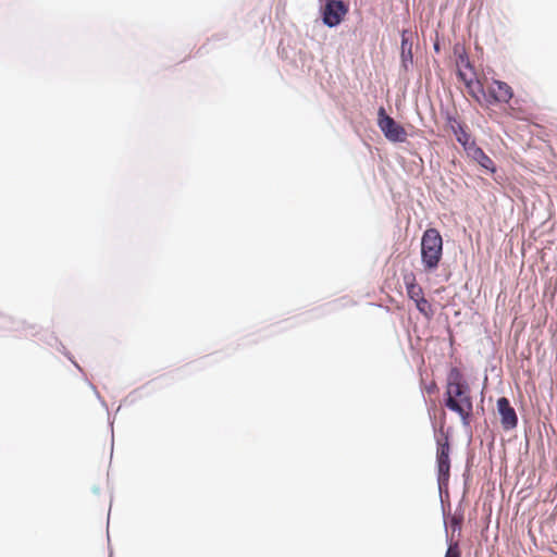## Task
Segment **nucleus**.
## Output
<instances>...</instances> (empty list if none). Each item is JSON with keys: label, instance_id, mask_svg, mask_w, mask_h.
<instances>
[{"label": "nucleus", "instance_id": "1", "mask_svg": "<svg viewBox=\"0 0 557 557\" xmlns=\"http://www.w3.org/2000/svg\"><path fill=\"white\" fill-rule=\"evenodd\" d=\"M445 406L457 413L463 425H469L473 412L471 388L459 369H450L445 391Z\"/></svg>", "mask_w": 557, "mask_h": 557}, {"label": "nucleus", "instance_id": "2", "mask_svg": "<svg viewBox=\"0 0 557 557\" xmlns=\"http://www.w3.org/2000/svg\"><path fill=\"white\" fill-rule=\"evenodd\" d=\"M443 257V238L436 228H428L421 238V261L425 271L438 268Z\"/></svg>", "mask_w": 557, "mask_h": 557}, {"label": "nucleus", "instance_id": "3", "mask_svg": "<svg viewBox=\"0 0 557 557\" xmlns=\"http://www.w3.org/2000/svg\"><path fill=\"white\" fill-rule=\"evenodd\" d=\"M407 296L414 302L417 310L428 320L432 319L435 311L432 304L424 297L423 288L417 283L416 275L410 272L404 275Z\"/></svg>", "mask_w": 557, "mask_h": 557}, {"label": "nucleus", "instance_id": "4", "mask_svg": "<svg viewBox=\"0 0 557 557\" xmlns=\"http://www.w3.org/2000/svg\"><path fill=\"white\" fill-rule=\"evenodd\" d=\"M377 115V125L389 141L404 143L407 139L406 129L387 115L384 108L379 109Z\"/></svg>", "mask_w": 557, "mask_h": 557}, {"label": "nucleus", "instance_id": "5", "mask_svg": "<svg viewBox=\"0 0 557 557\" xmlns=\"http://www.w3.org/2000/svg\"><path fill=\"white\" fill-rule=\"evenodd\" d=\"M449 453L450 446L448 442V436L445 435L443 438H437L436 461L438 473L437 481L440 488L448 484L450 470Z\"/></svg>", "mask_w": 557, "mask_h": 557}, {"label": "nucleus", "instance_id": "6", "mask_svg": "<svg viewBox=\"0 0 557 557\" xmlns=\"http://www.w3.org/2000/svg\"><path fill=\"white\" fill-rule=\"evenodd\" d=\"M323 23L329 27L337 26L348 13V5L342 0H325Z\"/></svg>", "mask_w": 557, "mask_h": 557}, {"label": "nucleus", "instance_id": "7", "mask_svg": "<svg viewBox=\"0 0 557 557\" xmlns=\"http://www.w3.org/2000/svg\"><path fill=\"white\" fill-rule=\"evenodd\" d=\"M497 410L500 414V422L505 430H511L517 426L518 418L513 407L506 397L497 400Z\"/></svg>", "mask_w": 557, "mask_h": 557}, {"label": "nucleus", "instance_id": "8", "mask_svg": "<svg viewBox=\"0 0 557 557\" xmlns=\"http://www.w3.org/2000/svg\"><path fill=\"white\" fill-rule=\"evenodd\" d=\"M487 90L490 97L492 98L491 102L508 103L513 97L512 88L507 83L502 81H493Z\"/></svg>", "mask_w": 557, "mask_h": 557}, {"label": "nucleus", "instance_id": "9", "mask_svg": "<svg viewBox=\"0 0 557 557\" xmlns=\"http://www.w3.org/2000/svg\"><path fill=\"white\" fill-rule=\"evenodd\" d=\"M447 122L449 128L455 134L457 141L463 147L466 151L471 146V144H475V141L471 139V135L467 131V127L458 119L449 116Z\"/></svg>", "mask_w": 557, "mask_h": 557}, {"label": "nucleus", "instance_id": "10", "mask_svg": "<svg viewBox=\"0 0 557 557\" xmlns=\"http://www.w3.org/2000/svg\"><path fill=\"white\" fill-rule=\"evenodd\" d=\"M454 53L455 55L457 57L456 59V65L458 67V76L459 78L466 84V85H470V83L472 82V78L471 77H468L467 73L462 70V67L465 69H471V65H470V61H469V58L465 51V48L457 45L455 46L454 48Z\"/></svg>", "mask_w": 557, "mask_h": 557}, {"label": "nucleus", "instance_id": "11", "mask_svg": "<svg viewBox=\"0 0 557 557\" xmlns=\"http://www.w3.org/2000/svg\"><path fill=\"white\" fill-rule=\"evenodd\" d=\"M466 152L482 168L491 172H495L496 169L493 160L479 146H476V144H471V146L468 148Z\"/></svg>", "mask_w": 557, "mask_h": 557}, {"label": "nucleus", "instance_id": "12", "mask_svg": "<svg viewBox=\"0 0 557 557\" xmlns=\"http://www.w3.org/2000/svg\"><path fill=\"white\" fill-rule=\"evenodd\" d=\"M412 33L410 30H403L401 33V60L405 67H407V62H412V42L410 37Z\"/></svg>", "mask_w": 557, "mask_h": 557}, {"label": "nucleus", "instance_id": "13", "mask_svg": "<svg viewBox=\"0 0 557 557\" xmlns=\"http://www.w3.org/2000/svg\"><path fill=\"white\" fill-rule=\"evenodd\" d=\"M461 552L458 541L449 542L445 557H460Z\"/></svg>", "mask_w": 557, "mask_h": 557}, {"label": "nucleus", "instance_id": "14", "mask_svg": "<svg viewBox=\"0 0 557 557\" xmlns=\"http://www.w3.org/2000/svg\"><path fill=\"white\" fill-rule=\"evenodd\" d=\"M461 523H462V518L461 517L454 516L450 519V528L453 529V531H460L461 530Z\"/></svg>", "mask_w": 557, "mask_h": 557}, {"label": "nucleus", "instance_id": "15", "mask_svg": "<svg viewBox=\"0 0 557 557\" xmlns=\"http://www.w3.org/2000/svg\"><path fill=\"white\" fill-rule=\"evenodd\" d=\"M437 389V386L434 382H432L430 385L426 386L428 394H433Z\"/></svg>", "mask_w": 557, "mask_h": 557}]
</instances>
